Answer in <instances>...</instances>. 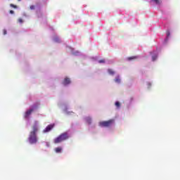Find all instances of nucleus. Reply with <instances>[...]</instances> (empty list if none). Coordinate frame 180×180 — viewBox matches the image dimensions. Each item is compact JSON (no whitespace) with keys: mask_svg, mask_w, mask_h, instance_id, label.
I'll list each match as a JSON object with an SVG mask.
<instances>
[{"mask_svg":"<svg viewBox=\"0 0 180 180\" xmlns=\"http://www.w3.org/2000/svg\"><path fill=\"white\" fill-rule=\"evenodd\" d=\"M39 131V127L37 126V121H35L32 126V131L30 133L28 140L30 144H36L37 143V135L36 133Z\"/></svg>","mask_w":180,"mask_h":180,"instance_id":"1","label":"nucleus"},{"mask_svg":"<svg viewBox=\"0 0 180 180\" xmlns=\"http://www.w3.org/2000/svg\"><path fill=\"white\" fill-rule=\"evenodd\" d=\"M70 139V135H68V132H64L60 134L58 137H56L53 142L55 144H58L60 143H63V141H65V140H68Z\"/></svg>","mask_w":180,"mask_h":180,"instance_id":"2","label":"nucleus"},{"mask_svg":"<svg viewBox=\"0 0 180 180\" xmlns=\"http://www.w3.org/2000/svg\"><path fill=\"white\" fill-rule=\"evenodd\" d=\"M115 123V120H109L108 121H102L99 122L100 127H110Z\"/></svg>","mask_w":180,"mask_h":180,"instance_id":"3","label":"nucleus"},{"mask_svg":"<svg viewBox=\"0 0 180 180\" xmlns=\"http://www.w3.org/2000/svg\"><path fill=\"white\" fill-rule=\"evenodd\" d=\"M54 124L48 125L44 129V133H49L51 130H52L54 128Z\"/></svg>","mask_w":180,"mask_h":180,"instance_id":"4","label":"nucleus"},{"mask_svg":"<svg viewBox=\"0 0 180 180\" xmlns=\"http://www.w3.org/2000/svg\"><path fill=\"white\" fill-rule=\"evenodd\" d=\"M69 84H71V80L68 77H65L63 82V85H69Z\"/></svg>","mask_w":180,"mask_h":180,"instance_id":"5","label":"nucleus"},{"mask_svg":"<svg viewBox=\"0 0 180 180\" xmlns=\"http://www.w3.org/2000/svg\"><path fill=\"white\" fill-rule=\"evenodd\" d=\"M33 109H30L26 111L25 114V117H27L28 116H30V115H32V112H33Z\"/></svg>","mask_w":180,"mask_h":180,"instance_id":"6","label":"nucleus"},{"mask_svg":"<svg viewBox=\"0 0 180 180\" xmlns=\"http://www.w3.org/2000/svg\"><path fill=\"white\" fill-rule=\"evenodd\" d=\"M86 122L88 124H92V118L90 117H86Z\"/></svg>","mask_w":180,"mask_h":180,"instance_id":"7","label":"nucleus"},{"mask_svg":"<svg viewBox=\"0 0 180 180\" xmlns=\"http://www.w3.org/2000/svg\"><path fill=\"white\" fill-rule=\"evenodd\" d=\"M137 58H138L137 56H131V57H128V58H127V60L128 61H131V60H136V59H137Z\"/></svg>","mask_w":180,"mask_h":180,"instance_id":"8","label":"nucleus"},{"mask_svg":"<svg viewBox=\"0 0 180 180\" xmlns=\"http://www.w3.org/2000/svg\"><path fill=\"white\" fill-rule=\"evenodd\" d=\"M63 148H61V147H58L55 148V152L58 153H61Z\"/></svg>","mask_w":180,"mask_h":180,"instance_id":"9","label":"nucleus"},{"mask_svg":"<svg viewBox=\"0 0 180 180\" xmlns=\"http://www.w3.org/2000/svg\"><path fill=\"white\" fill-rule=\"evenodd\" d=\"M108 72L110 74V75H115V71H113L112 69H108Z\"/></svg>","mask_w":180,"mask_h":180,"instance_id":"10","label":"nucleus"},{"mask_svg":"<svg viewBox=\"0 0 180 180\" xmlns=\"http://www.w3.org/2000/svg\"><path fill=\"white\" fill-rule=\"evenodd\" d=\"M120 77H117L115 79V82H116L117 84H120Z\"/></svg>","mask_w":180,"mask_h":180,"instance_id":"11","label":"nucleus"},{"mask_svg":"<svg viewBox=\"0 0 180 180\" xmlns=\"http://www.w3.org/2000/svg\"><path fill=\"white\" fill-rule=\"evenodd\" d=\"M153 2H155V4H156L157 5H160V0H152Z\"/></svg>","mask_w":180,"mask_h":180,"instance_id":"12","label":"nucleus"},{"mask_svg":"<svg viewBox=\"0 0 180 180\" xmlns=\"http://www.w3.org/2000/svg\"><path fill=\"white\" fill-rule=\"evenodd\" d=\"M115 106H117V108H120V103L119 101L115 102Z\"/></svg>","mask_w":180,"mask_h":180,"instance_id":"13","label":"nucleus"},{"mask_svg":"<svg viewBox=\"0 0 180 180\" xmlns=\"http://www.w3.org/2000/svg\"><path fill=\"white\" fill-rule=\"evenodd\" d=\"M10 6H11V8H14L15 9H16V8H18V6H15L13 4H11Z\"/></svg>","mask_w":180,"mask_h":180,"instance_id":"14","label":"nucleus"},{"mask_svg":"<svg viewBox=\"0 0 180 180\" xmlns=\"http://www.w3.org/2000/svg\"><path fill=\"white\" fill-rule=\"evenodd\" d=\"M98 63L100 64L105 63V59H101V60H98Z\"/></svg>","mask_w":180,"mask_h":180,"instance_id":"15","label":"nucleus"},{"mask_svg":"<svg viewBox=\"0 0 180 180\" xmlns=\"http://www.w3.org/2000/svg\"><path fill=\"white\" fill-rule=\"evenodd\" d=\"M18 21L19 23H23V20L22 18H18Z\"/></svg>","mask_w":180,"mask_h":180,"instance_id":"16","label":"nucleus"},{"mask_svg":"<svg viewBox=\"0 0 180 180\" xmlns=\"http://www.w3.org/2000/svg\"><path fill=\"white\" fill-rule=\"evenodd\" d=\"M152 60L153 61H155V60H157V56H153Z\"/></svg>","mask_w":180,"mask_h":180,"instance_id":"17","label":"nucleus"},{"mask_svg":"<svg viewBox=\"0 0 180 180\" xmlns=\"http://www.w3.org/2000/svg\"><path fill=\"white\" fill-rule=\"evenodd\" d=\"M10 13H11V15H13V13H15V12L11 10Z\"/></svg>","mask_w":180,"mask_h":180,"instance_id":"18","label":"nucleus"},{"mask_svg":"<svg viewBox=\"0 0 180 180\" xmlns=\"http://www.w3.org/2000/svg\"><path fill=\"white\" fill-rule=\"evenodd\" d=\"M30 9H34V6H31Z\"/></svg>","mask_w":180,"mask_h":180,"instance_id":"19","label":"nucleus"},{"mask_svg":"<svg viewBox=\"0 0 180 180\" xmlns=\"http://www.w3.org/2000/svg\"><path fill=\"white\" fill-rule=\"evenodd\" d=\"M4 34H6V30H4Z\"/></svg>","mask_w":180,"mask_h":180,"instance_id":"20","label":"nucleus"},{"mask_svg":"<svg viewBox=\"0 0 180 180\" xmlns=\"http://www.w3.org/2000/svg\"><path fill=\"white\" fill-rule=\"evenodd\" d=\"M167 36H169V32H167Z\"/></svg>","mask_w":180,"mask_h":180,"instance_id":"21","label":"nucleus"},{"mask_svg":"<svg viewBox=\"0 0 180 180\" xmlns=\"http://www.w3.org/2000/svg\"><path fill=\"white\" fill-rule=\"evenodd\" d=\"M19 1H20L21 0H18Z\"/></svg>","mask_w":180,"mask_h":180,"instance_id":"22","label":"nucleus"}]
</instances>
